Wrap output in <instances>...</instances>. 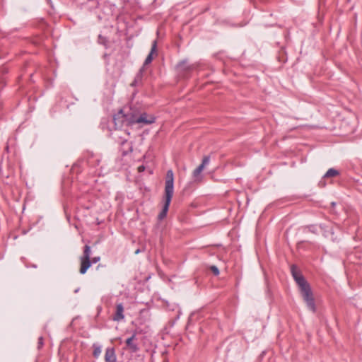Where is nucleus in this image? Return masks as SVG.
<instances>
[{
    "label": "nucleus",
    "instance_id": "1",
    "mask_svg": "<svg viewBox=\"0 0 362 362\" xmlns=\"http://www.w3.org/2000/svg\"><path fill=\"white\" fill-rule=\"evenodd\" d=\"M291 272L299 288L303 299L306 303L308 308L313 313H315L316 311V305L310 284L296 265H291Z\"/></svg>",
    "mask_w": 362,
    "mask_h": 362
},
{
    "label": "nucleus",
    "instance_id": "2",
    "mask_svg": "<svg viewBox=\"0 0 362 362\" xmlns=\"http://www.w3.org/2000/svg\"><path fill=\"white\" fill-rule=\"evenodd\" d=\"M138 113L129 107L121 109L113 117V122L116 128L123 126H130L137 124Z\"/></svg>",
    "mask_w": 362,
    "mask_h": 362
},
{
    "label": "nucleus",
    "instance_id": "3",
    "mask_svg": "<svg viewBox=\"0 0 362 362\" xmlns=\"http://www.w3.org/2000/svg\"><path fill=\"white\" fill-rule=\"evenodd\" d=\"M174 193V174L172 170L166 173L165 182V195L173 197Z\"/></svg>",
    "mask_w": 362,
    "mask_h": 362
},
{
    "label": "nucleus",
    "instance_id": "4",
    "mask_svg": "<svg viewBox=\"0 0 362 362\" xmlns=\"http://www.w3.org/2000/svg\"><path fill=\"white\" fill-rule=\"evenodd\" d=\"M210 162V157L206 156H204L202 163L193 171L192 176L196 180H199L201 179V173L205 168L206 165H209Z\"/></svg>",
    "mask_w": 362,
    "mask_h": 362
},
{
    "label": "nucleus",
    "instance_id": "5",
    "mask_svg": "<svg viewBox=\"0 0 362 362\" xmlns=\"http://www.w3.org/2000/svg\"><path fill=\"white\" fill-rule=\"evenodd\" d=\"M136 333L134 332L130 337L127 338L125 341L127 349L132 353H136L139 349L138 344L136 343Z\"/></svg>",
    "mask_w": 362,
    "mask_h": 362
},
{
    "label": "nucleus",
    "instance_id": "6",
    "mask_svg": "<svg viewBox=\"0 0 362 362\" xmlns=\"http://www.w3.org/2000/svg\"><path fill=\"white\" fill-rule=\"evenodd\" d=\"M156 117L153 115L147 113L138 114L137 124H151L154 123Z\"/></svg>",
    "mask_w": 362,
    "mask_h": 362
},
{
    "label": "nucleus",
    "instance_id": "7",
    "mask_svg": "<svg viewBox=\"0 0 362 362\" xmlns=\"http://www.w3.org/2000/svg\"><path fill=\"white\" fill-rule=\"evenodd\" d=\"M172 197H173L165 195V203H164V205H163L161 212L158 215V218L160 220H162L163 218H164L166 216L167 212L169 209V206L170 204Z\"/></svg>",
    "mask_w": 362,
    "mask_h": 362
},
{
    "label": "nucleus",
    "instance_id": "8",
    "mask_svg": "<svg viewBox=\"0 0 362 362\" xmlns=\"http://www.w3.org/2000/svg\"><path fill=\"white\" fill-rule=\"evenodd\" d=\"M124 318V307L122 303H119L116 305V312L112 317L114 321H121Z\"/></svg>",
    "mask_w": 362,
    "mask_h": 362
},
{
    "label": "nucleus",
    "instance_id": "9",
    "mask_svg": "<svg viewBox=\"0 0 362 362\" xmlns=\"http://www.w3.org/2000/svg\"><path fill=\"white\" fill-rule=\"evenodd\" d=\"M156 52H157V42L156 40H154L153 42L152 46H151V52L145 59V62L144 63V66L151 63V62L153 60V55L154 54H156Z\"/></svg>",
    "mask_w": 362,
    "mask_h": 362
},
{
    "label": "nucleus",
    "instance_id": "10",
    "mask_svg": "<svg viewBox=\"0 0 362 362\" xmlns=\"http://www.w3.org/2000/svg\"><path fill=\"white\" fill-rule=\"evenodd\" d=\"M116 355L113 348H107L105 351V362H116Z\"/></svg>",
    "mask_w": 362,
    "mask_h": 362
},
{
    "label": "nucleus",
    "instance_id": "11",
    "mask_svg": "<svg viewBox=\"0 0 362 362\" xmlns=\"http://www.w3.org/2000/svg\"><path fill=\"white\" fill-rule=\"evenodd\" d=\"M80 273L81 274H84L87 272L88 269L91 266L90 259L80 257Z\"/></svg>",
    "mask_w": 362,
    "mask_h": 362
},
{
    "label": "nucleus",
    "instance_id": "12",
    "mask_svg": "<svg viewBox=\"0 0 362 362\" xmlns=\"http://www.w3.org/2000/svg\"><path fill=\"white\" fill-rule=\"evenodd\" d=\"M90 255H91L90 247L88 245H86L83 248V255L81 257L90 259Z\"/></svg>",
    "mask_w": 362,
    "mask_h": 362
},
{
    "label": "nucleus",
    "instance_id": "13",
    "mask_svg": "<svg viewBox=\"0 0 362 362\" xmlns=\"http://www.w3.org/2000/svg\"><path fill=\"white\" fill-rule=\"evenodd\" d=\"M338 175H339V172L337 170H335L334 168H330L327 171V173H325L324 177H333Z\"/></svg>",
    "mask_w": 362,
    "mask_h": 362
},
{
    "label": "nucleus",
    "instance_id": "14",
    "mask_svg": "<svg viewBox=\"0 0 362 362\" xmlns=\"http://www.w3.org/2000/svg\"><path fill=\"white\" fill-rule=\"evenodd\" d=\"M101 354V349L100 346H95L93 350V356L94 357L97 358Z\"/></svg>",
    "mask_w": 362,
    "mask_h": 362
},
{
    "label": "nucleus",
    "instance_id": "15",
    "mask_svg": "<svg viewBox=\"0 0 362 362\" xmlns=\"http://www.w3.org/2000/svg\"><path fill=\"white\" fill-rule=\"evenodd\" d=\"M210 269L215 276H218L219 274V269H218V267L216 266H214V265L211 266L210 267Z\"/></svg>",
    "mask_w": 362,
    "mask_h": 362
},
{
    "label": "nucleus",
    "instance_id": "16",
    "mask_svg": "<svg viewBox=\"0 0 362 362\" xmlns=\"http://www.w3.org/2000/svg\"><path fill=\"white\" fill-rule=\"evenodd\" d=\"M42 346H43V337H40L38 339L37 347H38V349H40Z\"/></svg>",
    "mask_w": 362,
    "mask_h": 362
},
{
    "label": "nucleus",
    "instance_id": "17",
    "mask_svg": "<svg viewBox=\"0 0 362 362\" xmlns=\"http://www.w3.org/2000/svg\"><path fill=\"white\" fill-rule=\"evenodd\" d=\"M100 260V257H95L93 258H92V259L90 260L91 262V264H95L97 262H98Z\"/></svg>",
    "mask_w": 362,
    "mask_h": 362
},
{
    "label": "nucleus",
    "instance_id": "18",
    "mask_svg": "<svg viewBox=\"0 0 362 362\" xmlns=\"http://www.w3.org/2000/svg\"><path fill=\"white\" fill-rule=\"evenodd\" d=\"M145 169H146L145 166L144 165H141L138 167V172L142 173L145 170Z\"/></svg>",
    "mask_w": 362,
    "mask_h": 362
},
{
    "label": "nucleus",
    "instance_id": "19",
    "mask_svg": "<svg viewBox=\"0 0 362 362\" xmlns=\"http://www.w3.org/2000/svg\"><path fill=\"white\" fill-rule=\"evenodd\" d=\"M139 252H140V250H136L135 253H136V254H138V253H139Z\"/></svg>",
    "mask_w": 362,
    "mask_h": 362
}]
</instances>
